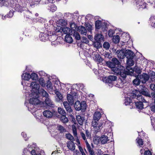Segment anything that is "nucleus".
I'll return each instance as SVG.
<instances>
[{
    "label": "nucleus",
    "mask_w": 155,
    "mask_h": 155,
    "mask_svg": "<svg viewBox=\"0 0 155 155\" xmlns=\"http://www.w3.org/2000/svg\"><path fill=\"white\" fill-rule=\"evenodd\" d=\"M106 64L108 67L112 69L114 72L115 70H117L118 68L122 67L120 62L115 58H113L110 61H107Z\"/></svg>",
    "instance_id": "1"
},
{
    "label": "nucleus",
    "mask_w": 155,
    "mask_h": 155,
    "mask_svg": "<svg viewBox=\"0 0 155 155\" xmlns=\"http://www.w3.org/2000/svg\"><path fill=\"white\" fill-rule=\"evenodd\" d=\"M140 93L139 94L138 92H136L135 93L131 94V96L133 98L137 100L138 101V102H142L145 104V107H147L149 105L148 102L146 100V98H147V96L142 95Z\"/></svg>",
    "instance_id": "2"
},
{
    "label": "nucleus",
    "mask_w": 155,
    "mask_h": 155,
    "mask_svg": "<svg viewBox=\"0 0 155 155\" xmlns=\"http://www.w3.org/2000/svg\"><path fill=\"white\" fill-rule=\"evenodd\" d=\"M74 107L75 109L77 111L80 110H84L86 109V104L85 102L83 101L80 102L78 101L74 103Z\"/></svg>",
    "instance_id": "3"
},
{
    "label": "nucleus",
    "mask_w": 155,
    "mask_h": 155,
    "mask_svg": "<svg viewBox=\"0 0 155 155\" xmlns=\"http://www.w3.org/2000/svg\"><path fill=\"white\" fill-rule=\"evenodd\" d=\"M104 124V123L101 122L98 123L97 121H92V125L94 127L95 131L96 132H99L102 128Z\"/></svg>",
    "instance_id": "4"
},
{
    "label": "nucleus",
    "mask_w": 155,
    "mask_h": 155,
    "mask_svg": "<svg viewBox=\"0 0 155 155\" xmlns=\"http://www.w3.org/2000/svg\"><path fill=\"white\" fill-rule=\"evenodd\" d=\"M114 73L116 74L117 75H119L122 78V79L124 80L126 78L127 75V74L128 72L125 70L124 68L122 66L120 68H118L117 70H115Z\"/></svg>",
    "instance_id": "5"
},
{
    "label": "nucleus",
    "mask_w": 155,
    "mask_h": 155,
    "mask_svg": "<svg viewBox=\"0 0 155 155\" xmlns=\"http://www.w3.org/2000/svg\"><path fill=\"white\" fill-rule=\"evenodd\" d=\"M95 26L96 29H99L101 28L104 31H107L106 25L103 21L99 20L96 21L95 23Z\"/></svg>",
    "instance_id": "6"
},
{
    "label": "nucleus",
    "mask_w": 155,
    "mask_h": 155,
    "mask_svg": "<svg viewBox=\"0 0 155 155\" xmlns=\"http://www.w3.org/2000/svg\"><path fill=\"white\" fill-rule=\"evenodd\" d=\"M31 87L32 89V93L36 94H38L39 92L40 85L38 83L36 82H33L31 83Z\"/></svg>",
    "instance_id": "7"
},
{
    "label": "nucleus",
    "mask_w": 155,
    "mask_h": 155,
    "mask_svg": "<svg viewBox=\"0 0 155 155\" xmlns=\"http://www.w3.org/2000/svg\"><path fill=\"white\" fill-rule=\"evenodd\" d=\"M32 95L33 96H34L35 97H33L31 98H30L29 102L31 104H34V105H37L39 103L40 101L38 99V94H34L32 93Z\"/></svg>",
    "instance_id": "8"
},
{
    "label": "nucleus",
    "mask_w": 155,
    "mask_h": 155,
    "mask_svg": "<svg viewBox=\"0 0 155 155\" xmlns=\"http://www.w3.org/2000/svg\"><path fill=\"white\" fill-rule=\"evenodd\" d=\"M54 36H51L49 35L48 34L46 33H41L39 35V38L40 40L42 41H46L49 40H50V38L54 37Z\"/></svg>",
    "instance_id": "9"
},
{
    "label": "nucleus",
    "mask_w": 155,
    "mask_h": 155,
    "mask_svg": "<svg viewBox=\"0 0 155 155\" xmlns=\"http://www.w3.org/2000/svg\"><path fill=\"white\" fill-rule=\"evenodd\" d=\"M126 69L130 72L131 73H132V72H133V73L135 72V73H137V75H136V76H139V74H140L141 72V70L139 67L137 66H135L133 70L130 67L128 66L126 67Z\"/></svg>",
    "instance_id": "10"
},
{
    "label": "nucleus",
    "mask_w": 155,
    "mask_h": 155,
    "mask_svg": "<svg viewBox=\"0 0 155 155\" xmlns=\"http://www.w3.org/2000/svg\"><path fill=\"white\" fill-rule=\"evenodd\" d=\"M94 39L96 41L94 43V45L96 46V43L97 45H100V42L104 41V37L101 34H97L95 35L94 37Z\"/></svg>",
    "instance_id": "11"
},
{
    "label": "nucleus",
    "mask_w": 155,
    "mask_h": 155,
    "mask_svg": "<svg viewBox=\"0 0 155 155\" xmlns=\"http://www.w3.org/2000/svg\"><path fill=\"white\" fill-rule=\"evenodd\" d=\"M117 79V77L114 75H110L108 76L106 80V83L109 84V86L112 87L113 85L112 82L116 81Z\"/></svg>",
    "instance_id": "12"
},
{
    "label": "nucleus",
    "mask_w": 155,
    "mask_h": 155,
    "mask_svg": "<svg viewBox=\"0 0 155 155\" xmlns=\"http://www.w3.org/2000/svg\"><path fill=\"white\" fill-rule=\"evenodd\" d=\"M125 57L127 59H133L135 54L131 50H127L125 51Z\"/></svg>",
    "instance_id": "13"
},
{
    "label": "nucleus",
    "mask_w": 155,
    "mask_h": 155,
    "mask_svg": "<svg viewBox=\"0 0 155 155\" xmlns=\"http://www.w3.org/2000/svg\"><path fill=\"white\" fill-rule=\"evenodd\" d=\"M133 1L135 2L138 8H145L147 7L146 3H142L141 2L142 0H133Z\"/></svg>",
    "instance_id": "14"
},
{
    "label": "nucleus",
    "mask_w": 155,
    "mask_h": 155,
    "mask_svg": "<svg viewBox=\"0 0 155 155\" xmlns=\"http://www.w3.org/2000/svg\"><path fill=\"white\" fill-rule=\"evenodd\" d=\"M140 92L143 95L146 96H149L150 94L147 92V88L143 85L140 86Z\"/></svg>",
    "instance_id": "15"
},
{
    "label": "nucleus",
    "mask_w": 155,
    "mask_h": 155,
    "mask_svg": "<svg viewBox=\"0 0 155 155\" xmlns=\"http://www.w3.org/2000/svg\"><path fill=\"white\" fill-rule=\"evenodd\" d=\"M93 58L97 62L99 63L101 62L103 60L101 56L97 53L96 52H93Z\"/></svg>",
    "instance_id": "16"
},
{
    "label": "nucleus",
    "mask_w": 155,
    "mask_h": 155,
    "mask_svg": "<svg viewBox=\"0 0 155 155\" xmlns=\"http://www.w3.org/2000/svg\"><path fill=\"white\" fill-rule=\"evenodd\" d=\"M139 78L142 83H145L149 80V76L148 74L143 73L142 75L139 76Z\"/></svg>",
    "instance_id": "17"
},
{
    "label": "nucleus",
    "mask_w": 155,
    "mask_h": 155,
    "mask_svg": "<svg viewBox=\"0 0 155 155\" xmlns=\"http://www.w3.org/2000/svg\"><path fill=\"white\" fill-rule=\"evenodd\" d=\"M116 54L118 57L120 59H124L125 57V51L123 49L120 50H117L116 52Z\"/></svg>",
    "instance_id": "18"
},
{
    "label": "nucleus",
    "mask_w": 155,
    "mask_h": 155,
    "mask_svg": "<svg viewBox=\"0 0 155 155\" xmlns=\"http://www.w3.org/2000/svg\"><path fill=\"white\" fill-rule=\"evenodd\" d=\"M43 115L45 117L48 118H51L54 114L53 111H51L49 110H46L43 112Z\"/></svg>",
    "instance_id": "19"
},
{
    "label": "nucleus",
    "mask_w": 155,
    "mask_h": 155,
    "mask_svg": "<svg viewBox=\"0 0 155 155\" xmlns=\"http://www.w3.org/2000/svg\"><path fill=\"white\" fill-rule=\"evenodd\" d=\"M67 98L69 103L71 104L72 105L74 104V101L76 100V95L72 96L70 94H68L67 95Z\"/></svg>",
    "instance_id": "20"
},
{
    "label": "nucleus",
    "mask_w": 155,
    "mask_h": 155,
    "mask_svg": "<svg viewBox=\"0 0 155 155\" xmlns=\"http://www.w3.org/2000/svg\"><path fill=\"white\" fill-rule=\"evenodd\" d=\"M78 32L82 35H86L87 34V30L85 28L82 26H80L78 27Z\"/></svg>",
    "instance_id": "21"
},
{
    "label": "nucleus",
    "mask_w": 155,
    "mask_h": 155,
    "mask_svg": "<svg viewBox=\"0 0 155 155\" xmlns=\"http://www.w3.org/2000/svg\"><path fill=\"white\" fill-rule=\"evenodd\" d=\"M100 140L102 144H105L109 141L107 136L105 135H101L100 138Z\"/></svg>",
    "instance_id": "22"
},
{
    "label": "nucleus",
    "mask_w": 155,
    "mask_h": 155,
    "mask_svg": "<svg viewBox=\"0 0 155 155\" xmlns=\"http://www.w3.org/2000/svg\"><path fill=\"white\" fill-rule=\"evenodd\" d=\"M45 102L46 105L50 107H54L55 106L54 103L49 97L45 98Z\"/></svg>",
    "instance_id": "23"
},
{
    "label": "nucleus",
    "mask_w": 155,
    "mask_h": 155,
    "mask_svg": "<svg viewBox=\"0 0 155 155\" xmlns=\"http://www.w3.org/2000/svg\"><path fill=\"white\" fill-rule=\"evenodd\" d=\"M66 34V35H72V31L71 29L67 27L63 28L62 34Z\"/></svg>",
    "instance_id": "24"
},
{
    "label": "nucleus",
    "mask_w": 155,
    "mask_h": 155,
    "mask_svg": "<svg viewBox=\"0 0 155 155\" xmlns=\"http://www.w3.org/2000/svg\"><path fill=\"white\" fill-rule=\"evenodd\" d=\"M77 120L80 125H82L85 120L84 117H81L80 115L76 116Z\"/></svg>",
    "instance_id": "25"
},
{
    "label": "nucleus",
    "mask_w": 155,
    "mask_h": 155,
    "mask_svg": "<svg viewBox=\"0 0 155 155\" xmlns=\"http://www.w3.org/2000/svg\"><path fill=\"white\" fill-rule=\"evenodd\" d=\"M67 147L69 150L72 151L75 149V146L73 141H68L67 144Z\"/></svg>",
    "instance_id": "26"
},
{
    "label": "nucleus",
    "mask_w": 155,
    "mask_h": 155,
    "mask_svg": "<svg viewBox=\"0 0 155 155\" xmlns=\"http://www.w3.org/2000/svg\"><path fill=\"white\" fill-rule=\"evenodd\" d=\"M101 115L100 113L98 111H96L95 112L93 116V120L94 121H98L100 118Z\"/></svg>",
    "instance_id": "27"
},
{
    "label": "nucleus",
    "mask_w": 155,
    "mask_h": 155,
    "mask_svg": "<svg viewBox=\"0 0 155 155\" xmlns=\"http://www.w3.org/2000/svg\"><path fill=\"white\" fill-rule=\"evenodd\" d=\"M143 103L142 102L137 101L135 102L136 108L140 110H141L143 108H144V105L143 104Z\"/></svg>",
    "instance_id": "28"
},
{
    "label": "nucleus",
    "mask_w": 155,
    "mask_h": 155,
    "mask_svg": "<svg viewBox=\"0 0 155 155\" xmlns=\"http://www.w3.org/2000/svg\"><path fill=\"white\" fill-rule=\"evenodd\" d=\"M55 94L56 95V100L57 101L59 102L61 101L63 98V97L60 92L58 91H56Z\"/></svg>",
    "instance_id": "29"
},
{
    "label": "nucleus",
    "mask_w": 155,
    "mask_h": 155,
    "mask_svg": "<svg viewBox=\"0 0 155 155\" xmlns=\"http://www.w3.org/2000/svg\"><path fill=\"white\" fill-rule=\"evenodd\" d=\"M38 94L42 95L43 97H45V98L49 97L48 94L43 89H41L39 90Z\"/></svg>",
    "instance_id": "30"
},
{
    "label": "nucleus",
    "mask_w": 155,
    "mask_h": 155,
    "mask_svg": "<svg viewBox=\"0 0 155 155\" xmlns=\"http://www.w3.org/2000/svg\"><path fill=\"white\" fill-rule=\"evenodd\" d=\"M22 78L25 80L28 81L30 78V75L28 73H23L21 75Z\"/></svg>",
    "instance_id": "31"
},
{
    "label": "nucleus",
    "mask_w": 155,
    "mask_h": 155,
    "mask_svg": "<svg viewBox=\"0 0 155 155\" xmlns=\"http://www.w3.org/2000/svg\"><path fill=\"white\" fill-rule=\"evenodd\" d=\"M15 8L16 11L20 12H21L22 11H24L25 9V8L21 6L18 4H17L16 5Z\"/></svg>",
    "instance_id": "32"
},
{
    "label": "nucleus",
    "mask_w": 155,
    "mask_h": 155,
    "mask_svg": "<svg viewBox=\"0 0 155 155\" xmlns=\"http://www.w3.org/2000/svg\"><path fill=\"white\" fill-rule=\"evenodd\" d=\"M70 35H66L65 39L66 42L71 43L73 42V40L72 38L70 36Z\"/></svg>",
    "instance_id": "33"
},
{
    "label": "nucleus",
    "mask_w": 155,
    "mask_h": 155,
    "mask_svg": "<svg viewBox=\"0 0 155 155\" xmlns=\"http://www.w3.org/2000/svg\"><path fill=\"white\" fill-rule=\"evenodd\" d=\"M8 1L9 0H0V6L1 7L3 6H8Z\"/></svg>",
    "instance_id": "34"
},
{
    "label": "nucleus",
    "mask_w": 155,
    "mask_h": 155,
    "mask_svg": "<svg viewBox=\"0 0 155 155\" xmlns=\"http://www.w3.org/2000/svg\"><path fill=\"white\" fill-rule=\"evenodd\" d=\"M139 78V76H137V78L136 79H134L133 81V84H134L136 85H138L140 84L141 80Z\"/></svg>",
    "instance_id": "35"
},
{
    "label": "nucleus",
    "mask_w": 155,
    "mask_h": 155,
    "mask_svg": "<svg viewBox=\"0 0 155 155\" xmlns=\"http://www.w3.org/2000/svg\"><path fill=\"white\" fill-rule=\"evenodd\" d=\"M58 112L60 114L62 115V116L66 115V113L64 110L61 107H59L58 108Z\"/></svg>",
    "instance_id": "36"
},
{
    "label": "nucleus",
    "mask_w": 155,
    "mask_h": 155,
    "mask_svg": "<svg viewBox=\"0 0 155 155\" xmlns=\"http://www.w3.org/2000/svg\"><path fill=\"white\" fill-rule=\"evenodd\" d=\"M132 102V100L131 98L127 97L124 100V104L126 105L129 104Z\"/></svg>",
    "instance_id": "37"
},
{
    "label": "nucleus",
    "mask_w": 155,
    "mask_h": 155,
    "mask_svg": "<svg viewBox=\"0 0 155 155\" xmlns=\"http://www.w3.org/2000/svg\"><path fill=\"white\" fill-rule=\"evenodd\" d=\"M57 129L61 133H62L66 132V130L61 125H58L57 126Z\"/></svg>",
    "instance_id": "38"
},
{
    "label": "nucleus",
    "mask_w": 155,
    "mask_h": 155,
    "mask_svg": "<svg viewBox=\"0 0 155 155\" xmlns=\"http://www.w3.org/2000/svg\"><path fill=\"white\" fill-rule=\"evenodd\" d=\"M30 78L33 80H37L38 79L37 74L35 73H32L30 75Z\"/></svg>",
    "instance_id": "39"
},
{
    "label": "nucleus",
    "mask_w": 155,
    "mask_h": 155,
    "mask_svg": "<svg viewBox=\"0 0 155 155\" xmlns=\"http://www.w3.org/2000/svg\"><path fill=\"white\" fill-rule=\"evenodd\" d=\"M66 116V115H63L60 118L61 120L64 123H66L68 122V118Z\"/></svg>",
    "instance_id": "40"
},
{
    "label": "nucleus",
    "mask_w": 155,
    "mask_h": 155,
    "mask_svg": "<svg viewBox=\"0 0 155 155\" xmlns=\"http://www.w3.org/2000/svg\"><path fill=\"white\" fill-rule=\"evenodd\" d=\"M113 41L115 43H118L120 41V38L119 35L114 36L113 38Z\"/></svg>",
    "instance_id": "41"
},
{
    "label": "nucleus",
    "mask_w": 155,
    "mask_h": 155,
    "mask_svg": "<svg viewBox=\"0 0 155 155\" xmlns=\"http://www.w3.org/2000/svg\"><path fill=\"white\" fill-rule=\"evenodd\" d=\"M127 64L130 66H131L134 64L133 59H127Z\"/></svg>",
    "instance_id": "42"
},
{
    "label": "nucleus",
    "mask_w": 155,
    "mask_h": 155,
    "mask_svg": "<svg viewBox=\"0 0 155 155\" xmlns=\"http://www.w3.org/2000/svg\"><path fill=\"white\" fill-rule=\"evenodd\" d=\"M66 138L71 140L70 141H73L74 140V138L70 134H66Z\"/></svg>",
    "instance_id": "43"
},
{
    "label": "nucleus",
    "mask_w": 155,
    "mask_h": 155,
    "mask_svg": "<svg viewBox=\"0 0 155 155\" xmlns=\"http://www.w3.org/2000/svg\"><path fill=\"white\" fill-rule=\"evenodd\" d=\"M73 35L76 40H80L81 37L79 34L78 32H74Z\"/></svg>",
    "instance_id": "44"
},
{
    "label": "nucleus",
    "mask_w": 155,
    "mask_h": 155,
    "mask_svg": "<svg viewBox=\"0 0 155 155\" xmlns=\"http://www.w3.org/2000/svg\"><path fill=\"white\" fill-rule=\"evenodd\" d=\"M25 16L27 18H30L31 17L32 14L31 12L29 11H25Z\"/></svg>",
    "instance_id": "45"
},
{
    "label": "nucleus",
    "mask_w": 155,
    "mask_h": 155,
    "mask_svg": "<svg viewBox=\"0 0 155 155\" xmlns=\"http://www.w3.org/2000/svg\"><path fill=\"white\" fill-rule=\"evenodd\" d=\"M59 22L60 25L62 26H64L67 24L66 21L62 19H59Z\"/></svg>",
    "instance_id": "46"
},
{
    "label": "nucleus",
    "mask_w": 155,
    "mask_h": 155,
    "mask_svg": "<svg viewBox=\"0 0 155 155\" xmlns=\"http://www.w3.org/2000/svg\"><path fill=\"white\" fill-rule=\"evenodd\" d=\"M36 105H34V104H31V103L29 102V104H28V108L29 110H30V109L31 110H34L35 111V106Z\"/></svg>",
    "instance_id": "47"
},
{
    "label": "nucleus",
    "mask_w": 155,
    "mask_h": 155,
    "mask_svg": "<svg viewBox=\"0 0 155 155\" xmlns=\"http://www.w3.org/2000/svg\"><path fill=\"white\" fill-rule=\"evenodd\" d=\"M103 47L106 50H108L110 47V44L108 42H105L103 44Z\"/></svg>",
    "instance_id": "48"
},
{
    "label": "nucleus",
    "mask_w": 155,
    "mask_h": 155,
    "mask_svg": "<svg viewBox=\"0 0 155 155\" xmlns=\"http://www.w3.org/2000/svg\"><path fill=\"white\" fill-rule=\"evenodd\" d=\"M72 131L74 136H76L77 135V129L76 127L74 125L72 126Z\"/></svg>",
    "instance_id": "49"
},
{
    "label": "nucleus",
    "mask_w": 155,
    "mask_h": 155,
    "mask_svg": "<svg viewBox=\"0 0 155 155\" xmlns=\"http://www.w3.org/2000/svg\"><path fill=\"white\" fill-rule=\"evenodd\" d=\"M150 79L152 81H155V72H154L152 73L150 76Z\"/></svg>",
    "instance_id": "50"
},
{
    "label": "nucleus",
    "mask_w": 155,
    "mask_h": 155,
    "mask_svg": "<svg viewBox=\"0 0 155 155\" xmlns=\"http://www.w3.org/2000/svg\"><path fill=\"white\" fill-rule=\"evenodd\" d=\"M57 9V8L54 5H51L50 8V11L52 12H55Z\"/></svg>",
    "instance_id": "51"
},
{
    "label": "nucleus",
    "mask_w": 155,
    "mask_h": 155,
    "mask_svg": "<svg viewBox=\"0 0 155 155\" xmlns=\"http://www.w3.org/2000/svg\"><path fill=\"white\" fill-rule=\"evenodd\" d=\"M46 86L48 88H49L51 89L52 88V84L50 81L49 80L48 81L47 83Z\"/></svg>",
    "instance_id": "52"
},
{
    "label": "nucleus",
    "mask_w": 155,
    "mask_h": 155,
    "mask_svg": "<svg viewBox=\"0 0 155 155\" xmlns=\"http://www.w3.org/2000/svg\"><path fill=\"white\" fill-rule=\"evenodd\" d=\"M86 27L87 28L88 31L91 32L92 29V26L89 24H87L86 25Z\"/></svg>",
    "instance_id": "53"
},
{
    "label": "nucleus",
    "mask_w": 155,
    "mask_h": 155,
    "mask_svg": "<svg viewBox=\"0 0 155 155\" xmlns=\"http://www.w3.org/2000/svg\"><path fill=\"white\" fill-rule=\"evenodd\" d=\"M82 40L81 41L82 43H84L86 44H87L89 42V41L88 39L85 37H83L82 38Z\"/></svg>",
    "instance_id": "54"
},
{
    "label": "nucleus",
    "mask_w": 155,
    "mask_h": 155,
    "mask_svg": "<svg viewBox=\"0 0 155 155\" xmlns=\"http://www.w3.org/2000/svg\"><path fill=\"white\" fill-rule=\"evenodd\" d=\"M137 143L140 146H142L143 144V141L142 139L141 138H139L138 139V140H137Z\"/></svg>",
    "instance_id": "55"
},
{
    "label": "nucleus",
    "mask_w": 155,
    "mask_h": 155,
    "mask_svg": "<svg viewBox=\"0 0 155 155\" xmlns=\"http://www.w3.org/2000/svg\"><path fill=\"white\" fill-rule=\"evenodd\" d=\"M82 139L85 141V142H86V141H87L86 140L85 135L83 132H81L80 133Z\"/></svg>",
    "instance_id": "56"
},
{
    "label": "nucleus",
    "mask_w": 155,
    "mask_h": 155,
    "mask_svg": "<svg viewBox=\"0 0 155 155\" xmlns=\"http://www.w3.org/2000/svg\"><path fill=\"white\" fill-rule=\"evenodd\" d=\"M39 84L41 85L45 86V81L42 78H40L39 80Z\"/></svg>",
    "instance_id": "57"
},
{
    "label": "nucleus",
    "mask_w": 155,
    "mask_h": 155,
    "mask_svg": "<svg viewBox=\"0 0 155 155\" xmlns=\"http://www.w3.org/2000/svg\"><path fill=\"white\" fill-rule=\"evenodd\" d=\"M55 31L56 32H61L62 34L63 28L59 27L55 29Z\"/></svg>",
    "instance_id": "58"
},
{
    "label": "nucleus",
    "mask_w": 155,
    "mask_h": 155,
    "mask_svg": "<svg viewBox=\"0 0 155 155\" xmlns=\"http://www.w3.org/2000/svg\"><path fill=\"white\" fill-rule=\"evenodd\" d=\"M85 143H86V147L87 148V149L88 151H89L92 150V149H91V148L90 147V146L89 145V143H88L87 141H86V142Z\"/></svg>",
    "instance_id": "59"
},
{
    "label": "nucleus",
    "mask_w": 155,
    "mask_h": 155,
    "mask_svg": "<svg viewBox=\"0 0 155 155\" xmlns=\"http://www.w3.org/2000/svg\"><path fill=\"white\" fill-rule=\"evenodd\" d=\"M66 109V111L69 113H71L72 112V110L71 109V107L70 106H69L68 107H66L65 108Z\"/></svg>",
    "instance_id": "60"
},
{
    "label": "nucleus",
    "mask_w": 155,
    "mask_h": 155,
    "mask_svg": "<svg viewBox=\"0 0 155 155\" xmlns=\"http://www.w3.org/2000/svg\"><path fill=\"white\" fill-rule=\"evenodd\" d=\"M13 15V12L12 11H9V13L7 14V16L8 18H10L12 17Z\"/></svg>",
    "instance_id": "61"
},
{
    "label": "nucleus",
    "mask_w": 155,
    "mask_h": 155,
    "mask_svg": "<svg viewBox=\"0 0 155 155\" xmlns=\"http://www.w3.org/2000/svg\"><path fill=\"white\" fill-rule=\"evenodd\" d=\"M104 56L105 58H110L111 57V54L107 52L105 53Z\"/></svg>",
    "instance_id": "62"
},
{
    "label": "nucleus",
    "mask_w": 155,
    "mask_h": 155,
    "mask_svg": "<svg viewBox=\"0 0 155 155\" xmlns=\"http://www.w3.org/2000/svg\"><path fill=\"white\" fill-rule=\"evenodd\" d=\"M114 33V31L112 30H110L108 32V35L109 37H112Z\"/></svg>",
    "instance_id": "63"
},
{
    "label": "nucleus",
    "mask_w": 155,
    "mask_h": 155,
    "mask_svg": "<svg viewBox=\"0 0 155 155\" xmlns=\"http://www.w3.org/2000/svg\"><path fill=\"white\" fill-rule=\"evenodd\" d=\"M150 87L152 90L155 91V84H151L150 85Z\"/></svg>",
    "instance_id": "64"
}]
</instances>
